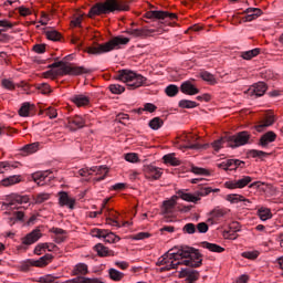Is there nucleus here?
<instances>
[{
	"instance_id": "25",
	"label": "nucleus",
	"mask_w": 283,
	"mask_h": 283,
	"mask_svg": "<svg viewBox=\"0 0 283 283\" xmlns=\"http://www.w3.org/2000/svg\"><path fill=\"white\" fill-rule=\"evenodd\" d=\"M273 123H275V117L273 115L266 116L259 123V125H256V132H264V129H266V127H271Z\"/></svg>"
},
{
	"instance_id": "62",
	"label": "nucleus",
	"mask_w": 283,
	"mask_h": 283,
	"mask_svg": "<svg viewBox=\"0 0 283 283\" xmlns=\"http://www.w3.org/2000/svg\"><path fill=\"white\" fill-rule=\"evenodd\" d=\"M147 238H151V234L149 232H139L133 235V240H147Z\"/></svg>"
},
{
	"instance_id": "10",
	"label": "nucleus",
	"mask_w": 283,
	"mask_h": 283,
	"mask_svg": "<svg viewBox=\"0 0 283 283\" xmlns=\"http://www.w3.org/2000/svg\"><path fill=\"white\" fill-rule=\"evenodd\" d=\"M146 19H157L158 21H174L178 19L176 13L169 11L154 10L145 13Z\"/></svg>"
},
{
	"instance_id": "31",
	"label": "nucleus",
	"mask_w": 283,
	"mask_h": 283,
	"mask_svg": "<svg viewBox=\"0 0 283 283\" xmlns=\"http://www.w3.org/2000/svg\"><path fill=\"white\" fill-rule=\"evenodd\" d=\"M227 200L232 205H238V202H248V205H251V200L244 198L242 195H228Z\"/></svg>"
},
{
	"instance_id": "58",
	"label": "nucleus",
	"mask_w": 283,
	"mask_h": 283,
	"mask_svg": "<svg viewBox=\"0 0 283 283\" xmlns=\"http://www.w3.org/2000/svg\"><path fill=\"white\" fill-rule=\"evenodd\" d=\"M116 120H118V123H122V125H127V120H129V116L125 113H119L116 116Z\"/></svg>"
},
{
	"instance_id": "35",
	"label": "nucleus",
	"mask_w": 283,
	"mask_h": 283,
	"mask_svg": "<svg viewBox=\"0 0 283 283\" xmlns=\"http://www.w3.org/2000/svg\"><path fill=\"white\" fill-rule=\"evenodd\" d=\"M200 77L202 78V81H206V83H209V85L218 84V80H216V75L207 71L201 72Z\"/></svg>"
},
{
	"instance_id": "2",
	"label": "nucleus",
	"mask_w": 283,
	"mask_h": 283,
	"mask_svg": "<svg viewBox=\"0 0 283 283\" xmlns=\"http://www.w3.org/2000/svg\"><path fill=\"white\" fill-rule=\"evenodd\" d=\"M129 6L123 0H105L104 2L95 3L88 11L87 17H101L103 14H116V12H127Z\"/></svg>"
},
{
	"instance_id": "56",
	"label": "nucleus",
	"mask_w": 283,
	"mask_h": 283,
	"mask_svg": "<svg viewBox=\"0 0 283 283\" xmlns=\"http://www.w3.org/2000/svg\"><path fill=\"white\" fill-rule=\"evenodd\" d=\"M92 235L93 238H105V235H107V230L93 229Z\"/></svg>"
},
{
	"instance_id": "6",
	"label": "nucleus",
	"mask_w": 283,
	"mask_h": 283,
	"mask_svg": "<svg viewBox=\"0 0 283 283\" xmlns=\"http://www.w3.org/2000/svg\"><path fill=\"white\" fill-rule=\"evenodd\" d=\"M49 67L54 69L59 67V70L55 72L56 74L63 75L69 74L70 76H81L83 74H92L91 69H86L85 66H70L65 64V62H54Z\"/></svg>"
},
{
	"instance_id": "57",
	"label": "nucleus",
	"mask_w": 283,
	"mask_h": 283,
	"mask_svg": "<svg viewBox=\"0 0 283 283\" xmlns=\"http://www.w3.org/2000/svg\"><path fill=\"white\" fill-rule=\"evenodd\" d=\"M57 277L52 276V274H48L40 277V283H54Z\"/></svg>"
},
{
	"instance_id": "59",
	"label": "nucleus",
	"mask_w": 283,
	"mask_h": 283,
	"mask_svg": "<svg viewBox=\"0 0 283 283\" xmlns=\"http://www.w3.org/2000/svg\"><path fill=\"white\" fill-rule=\"evenodd\" d=\"M127 163H138V155L136 153H128L125 155Z\"/></svg>"
},
{
	"instance_id": "13",
	"label": "nucleus",
	"mask_w": 283,
	"mask_h": 283,
	"mask_svg": "<svg viewBox=\"0 0 283 283\" xmlns=\"http://www.w3.org/2000/svg\"><path fill=\"white\" fill-rule=\"evenodd\" d=\"M144 176L147 178V180H159V178L163 176V169L156 166H145Z\"/></svg>"
},
{
	"instance_id": "40",
	"label": "nucleus",
	"mask_w": 283,
	"mask_h": 283,
	"mask_svg": "<svg viewBox=\"0 0 283 283\" xmlns=\"http://www.w3.org/2000/svg\"><path fill=\"white\" fill-rule=\"evenodd\" d=\"M179 107L182 109H193L195 107H198V103L189 99H181L179 101Z\"/></svg>"
},
{
	"instance_id": "9",
	"label": "nucleus",
	"mask_w": 283,
	"mask_h": 283,
	"mask_svg": "<svg viewBox=\"0 0 283 283\" xmlns=\"http://www.w3.org/2000/svg\"><path fill=\"white\" fill-rule=\"evenodd\" d=\"M251 138V135L249 132L243 130L238 133L234 136H230L227 138V143L229 147L235 148V147H242L243 145H247L249 143V139Z\"/></svg>"
},
{
	"instance_id": "15",
	"label": "nucleus",
	"mask_w": 283,
	"mask_h": 283,
	"mask_svg": "<svg viewBox=\"0 0 283 283\" xmlns=\"http://www.w3.org/2000/svg\"><path fill=\"white\" fill-rule=\"evenodd\" d=\"M193 81L195 80H188L180 85L182 94H187L188 96H196V94H200V90L196 84H193Z\"/></svg>"
},
{
	"instance_id": "23",
	"label": "nucleus",
	"mask_w": 283,
	"mask_h": 283,
	"mask_svg": "<svg viewBox=\"0 0 283 283\" xmlns=\"http://www.w3.org/2000/svg\"><path fill=\"white\" fill-rule=\"evenodd\" d=\"M156 30L155 29H130L127 31V34H130V36H151L155 34Z\"/></svg>"
},
{
	"instance_id": "3",
	"label": "nucleus",
	"mask_w": 283,
	"mask_h": 283,
	"mask_svg": "<svg viewBox=\"0 0 283 283\" xmlns=\"http://www.w3.org/2000/svg\"><path fill=\"white\" fill-rule=\"evenodd\" d=\"M30 202V197L21 196V195H11L8 198V202H3L1 206V211H4L6 216H10L8 218V224L12 227L17 223L18 220H23L24 214L23 211H14L17 209L15 205H28Z\"/></svg>"
},
{
	"instance_id": "47",
	"label": "nucleus",
	"mask_w": 283,
	"mask_h": 283,
	"mask_svg": "<svg viewBox=\"0 0 283 283\" xmlns=\"http://www.w3.org/2000/svg\"><path fill=\"white\" fill-rule=\"evenodd\" d=\"M104 240L105 242H109V243H116V242H120V237L114 234L113 232H109L108 230H106V234L104 235Z\"/></svg>"
},
{
	"instance_id": "60",
	"label": "nucleus",
	"mask_w": 283,
	"mask_h": 283,
	"mask_svg": "<svg viewBox=\"0 0 283 283\" xmlns=\"http://www.w3.org/2000/svg\"><path fill=\"white\" fill-rule=\"evenodd\" d=\"M198 233H207L209 231V226L205 222H200L196 226Z\"/></svg>"
},
{
	"instance_id": "8",
	"label": "nucleus",
	"mask_w": 283,
	"mask_h": 283,
	"mask_svg": "<svg viewBox=\"0 0 283 283\" xmlns=\"http://www.w3.org/2000/svg\"><path fill=\"white\" fill-rule=\"evenodd\" d=\"M220 189H211L210 187L201 188L199 191H197L195 195L186 192L185 190H179L177 195L181 200H185L186 202H198L200 200V196H209L211 192H218Z\"/></svg>"
},
{
	"instance_id": "39",
	"label": "nucleus",
	"mask_w": 283,
	"mask_h": 283,
	"mask_svg": "<svg viewBox=\"0 0 283 283\" xmlns=\"http://www.w3.org/2000/svg\"><path fill=\"white\" fill-rule=\"evenodd\" d=\"M45 36L49 41H61V33L54 29L45 31Z\"/></svg>"
},
{
	"instance_id": "7",
	"label": "nucleus",
	"mask_w": 283,
	"mask_h": 283,
	"mask_svg": "<svg viewBox=\"0 0 283 283\" xmlns=\"http://www.w3.org/2000/svg\"><path fill=\"white\" fill-rule=\"evenodd\" d=\"M78 174L83 178H90V176H96L93 179V182H101L107 178V174H109V168L107 166H93L91 168H82L78 170Z\"/></svg>"
},
{
	"instance_id": "4",
	"label": "nucleus",
	"mask_w": 283,
	"mask_h": 283,
	"mask_svg": "<svg viewBox=\"0 0 283 283\" xmlns=\"http://www.w3.org/2000/svg\"><path fill=\"white\" fill-rule=\"evenodd\" d=\"M127 43H129L128 38L115 36V38L111 39L108 42H105L103 44H95L93 46H88L87 53L95 54V55L106 54V52H112L114 50H118V48H120V45H127Z\"/></svg>"
},
{
	"instance_id": "29",
	"label": "nucleus",
	"mask_w": 283,
	"mask_h": 283,
	"mask_svg": "<svg viewBox=\"0 0 283 283\" xmlns=\"http://www.w3.org/2000/svg\"><path fill=\"white\" fill-rule=\"evenodd\" d=\"M22 156H30V154H36L39 151V143L28 144L21 148Z\"/></svg>"
},
{
	"instance_id": "42",
	"label": "nucleus",
	"mask_w": 283,
	"mask_h": 283,
	"mask_svg": "<svg viewBox=\"0 0 283 283\" xmlns=\"http://www.w3.org/2000/svg\"><path fill=\"white\" fill-rule=\"evenodd\" d=\"M258 54H260V49H253L250 51L242 52L241 56L245 61H251V59H254V56H258Z\"/></svg>"
},
{
	"instance_id": "46",
	"label": "nucleus",
	"mask_w": 283,
	"mask_h": 283,
	"mask_svg": "<svg viewBox=\"0 0 283 283\" xmlns=\"http://www.w3.org/2000/svg\"><path fill=\"white\" fill-rule=\"evenodd\" d=\"M165 92L170 98H174V96L178 95V92H180V90L177 85L170 84L165 88Z\"/></svg>"
},
{
	"instance_id": "49",
	"label": "nucleus",
	"mask_w": 283,
	"mask_h": 283,
	"mask_svg": "<svg viewBox=\"0 0 283 283\" xmlns=\"http://www.w3.org/2000/svg\"><path fill=\"white\" fill-rule=\"evenodd\" d=\"M108 90L112 92V94H123V92H125V86L120 84H111Z\"/></svg>"
},
{
	"instance_id": "18",
	"label": "nucleus",
	"mask_w": 283,
	"mask_h": 283,
	"mask_svg": "<svg viewBox=\"0 0 283 283\" xmlns=\"http://www.w3.org/2000/svg\"><path fill=\"white\" fill-rule=\"evenodd\" d=\"M186 143H187V145H186L187 149L198 150V149H207L209 147V144H205V145L198 144V137H196L191 134L186 136Z\"/></svg>"
},
{
	"instance_id": "27",
	"label": "nucleus",
	"mask_w": 283,
	"mask_h": 283,
	"mask_svg": "<svg viewBox=\"0 0 283 283\" xmlns=\"http://www.w3.org/2000/svg\"><path fill=\"white\" fill-rule=\"evenodd\" d=\"M163 160L166 165H171V167H180L182 165V161L180 159L176 158V154H168L163 157Z\"/></svg>"
},
{
	"instance_id": "38",
	"label": "nucleus",
	"mask_w": 283,
	"mask_h": 283,
	"mask_svg": "<svg viewBox=\"0 0 283 283\" xmlns=\"http://www.w3.org/2000/svg\"><path fill=\"white\" fill-rule=\"evenodd\" d=\"M186 282L187 283H193V282H197L198 277H200V272L191 269V268H188V273H187V276H186Z\"/></svg>"
},
{
	"instance_id": "41",
	"label": "nucleus",
	"mask_w": 283,
	"mask_h": 283,
	"mask_svg": "<svg viewBox=\"0 0 283 283\" xmlns=\"http://www.w3.org/2000/svg\"><path fill=\"white\" fill-rule=\"evenodd\" d=\"M190 171L196 176H211V172L207 168H200L198 166H191Z\"/></svg>"
},
{
	"instance_id": "34",
	"label": "nucleus",
	"mask_w": 283,
	"mask_h": 283,
	"mask_svg": "<svg viewBox=\"0 0 283 283\" xmlns=\"http://www.w3.org/2000/svg\"><path fill=\"white\" fill-rule=\"evenodd\" d=\"M88 273L90 270L85 263H77L73 269V275H87Z\"/></svg>"
},
{
	"instance_id": "51",
	"label": "nucleus",
	"mask_w": 283,
	"mask_h": 283,
	"mask_svg": "<svg viewBox=\"0 0 283 283\" xmlns=\"http://www.w3.org/2000/svg\"><path fill=\"white\" fill-rule=\"evenodd\" d=\"M184 233H188V235H193L196 233L197 228L193 223H186L182 228Z\"/></svg>"
},
{
	"instance_id": "19",
	"label": "nucleus",
	"mask_w": 283,
	"mask_h": 283,
	"mask_svg": "<svg viewBox=\"0 0 283 283\" xmlns=\"http://www.w3.org/2000/svg\"><path fill=\"white\" fill-rule=\"evenodd\" d=\"M50 174H52V170L36 171L31 175V178L39 187H43L46 184L45 180H48Z\"/></svg>"
},
{
	"instance_id": "36",
	"label": "nucleus",
	"mask_w": 283,
	"mask_h": 283,
	"mask_svg": "<svg viewBox=\"0 0 283 283\" xmlns=\"http://www.w3.org/2000/svg\"><path fill=\"white\" fill-rule=\"evenodd\" d=\"M108 275L113 282H120L125 277V273L112 268L108 270Z\"/></svg>"
},
{
	"instance_id": "21",
	"label": "nucleus",
	"mask_w": 283,
	"mask_h": 283,
	"mask_svg": "<svg viewBox=\"0 0 283 283\" xmlns=\"http://www.w3.org/2000/svg\"><path fill=\"white\" fill-rule=\"evenodd\" d=\"M41 235H42L41 230L35 229L29 234H27L24 238H22V244H24V247H30V244H34V242H39V240H41Z\"/></svg>"
},
{
	"instance_id": "12",
	"label": "nucleus",
	"mask_w": 283,
	"mask_h": 283,
	"mask_svg": "<svg viewBox=\"0 0 283 283\" xmlns=\"http://www.w3.org/2000/svg\"><path fill=\"white\" fill-rule=\"evenodd\" d=\"M253 178L249 176H243L241 179L238 180H230L224 182V187L227 189H244L247 185L251 184Z\"/></svg>"
},
{
	"instance_id": "37",
	"label": "nucleus",
	"mask_w": 283,
	"mask_h": 283,
	"mask_svg": "<svg viewBox=\"0 0 283 283\" xmlns=\"http://www.w3.org/2000/svg\"><path fill=\"white\" fill-rule=\"evenodd\" d=\"M97 255H99V258H107L108 255H112V252L109 251V249H107L105 245H103L102 243H98L94 247Z\"/></svg>"
},
{
	"instance_id": "44",
	"label": "nucleus",
	"mask_w": 283,
	"mask_h": 283,
	"mask_svg": "<svg viewBox=\"0 0 283 283\" xmlns=\"http://www.w3.org/2000/svg\"><path fill=\"white\" fill-rule=\"evenodd\" d=\"M163 125H165V122L160 118V117H154L150 122H149V128L150 129H160V127H163Z\"/></svg>"
},
{
	"instance_id": "63",
	"label": "nucleus",
	"mask_w": 283,
	"mask_h": 283,
	"mask_svg": "<svg viewBox=\"0 0 283 283\" xmlns=\"http://www.w3.org/2000/svg\"><path fill=\"white\" fill-rule=\"evenodd\" d=\"M18 12L20 17H30V14H32V11L23 6L18 8Z\"/></svg>"
},
{
	"instance_id": "43",
	"label": "nucleus",
	"mask_w": 283,
	"mask_h": 283,
	"mask_svg": "<svg viewBox=\"0 0 283 283\" xmlns=\"http://www.w3.org/2000/svg\"><path fill=\"white\" fill-rule=\"evenodd\" d=\"M35 205H43L46 200H50V193L41 192L33 197Z\"/></svg>"
},
{
	"instance_id": "24",
	"label": "nucleus",
	"mask_w": 283,
	"mask_h": 283,
	"mask_svg": "<svg viewBox=\"0 0 283 283\" xmlns=\"http://www.w3.org/2000/svg\"><path fill=\"white\" fill-rule=\"evenodd\" d=\"M64 283H105L101 279H90L85 276H77L71 280H66Z\"/></svg>"
},
{
	"instance_id": "28",
	"label": "nucleus",
	"mask_w": 283,
	"mask_h": 283,
	"mask_svg": "<svg viewBox=\"0 0 283 283\" xmlns=\"http://www.w3.org/2000/svg\"><path fill=\"white\" fill-rule=\"evenodd\" d=\"M19 182H21L20 175L9 176L1 180L2 187H12V185H19Z\"/></svg>"
},
{
	"instance_id": "52",
	"label": "nucleus",
	"mask_w": 283,
	"mask_h": 283,
	"mask_svg": "<svg viewBox=\"0 0 283 283\" xmlns=\"http://www.w3.org/2000/svg\"><path fill=\"white\" fill-rule=\"evenodd\" d=\"M259 218L263 221L269 220L271 218V210L266 208L259 209Z\"/></svg>"
},
{
	"instance_id": "30",
	"label": "nucleus",
	"mask_w": 283,
	"mask_h": 283,
	"mask_svg": "<svg viewBox=\"0 0 283 283\" xmlns=\"http://www.w3.org/2000/svg\"><path fill=\"white\" fill-rule=\"evenodd\" d=\"M201 247L202 249H208V251H212L213 253H223L224 251V248L207 241L201 242Z\"/></svg>"
},
{
	"instance_id": "50",
	"label": "nucleus",
	"mask_w": 283,
	"mask_h": 283,
	"mask_svg": "<svg viewBox=\"0 0 283 283\" xmlns=\"http://www.w3.org/2000/svg\"><path fill=\"white\" fill-rule=\"evenodd\" d=\"M229 137H221L220 139L214 140L211 145L212 148L214 149V151H220V149H222V145H224V143H227V139Z\"/></svg>"
},
{
	"instance_id": "26",
	"label": "nucleus",
	"mask_w": 283,
	"mask_h": 283,
	"mask_svg": "<svg viewBox=\"0 0 283 283\" xmlns=\"http://www.w3.org/2000/svg\"><path fill=\"white\" fill-rule=\"evenodd\" d=\"M224 216H227L226 209L214 208L210 212V218L208 219V222H216V221L220 220V218H224Z\"/></svg>"
},
{
	"instance_id": "11",
	"label": "nucleus",
	"mask_w": 283,
	"mask_h": 283,
	"mask_svg": "<svg viewBox=\"0 0 283 283\" xmlns=\"http://www.w3.org/2000/svg\"><path fill=\"white\" fill-rule=\"evenodd\" d=\"M266 90H269V86L264 82H258L254 85L250 86L247 91L248 96H251L252 98H260L261 96H264L266 94Z\"/></svg>"
},
{
	"instance_id": "53",
	"label": "nucleus",
	"mask_w": 283,
	"mask_h": 283,
	"mask_svg": "<svg viewBox=\"0 0 283 283\" xmlns=\"http://www.w3.org/2000/svg\"><path fill=\"white\" fill-rule=\"evenodd\" d=\"M249 156H251V158H265V156H269V154L262 150L252 149L249 151Z\"/></svg>"
},
{
	"instance_id": "55",
	"label": "nucleus",
	"mask_w": 283,
	"mask_h": 283,
	"mask_svg": "<svg viewBox=\"0 0 283 283\" xmlns=\"http://www.w3.org/2000/svg\"><path fill=\"white\" fill-rule=\"evenodd\" d=\"M259 256H260V252L258 251L242 253V258H245L247 260H258Z\"/></svg>"
},
{
	"instance_id": "45",
	"label": "nucleus",
	"mask_w": 283,
	"mask_h": 283,
	"mask_svg": "<svg viewBox=\"0 0 283 283\" xmlns=\"http://www.w3.org/2000/svg\"><path fill=\"white\" fill-rule=\"evenodd\" d=\"M52 254H45L44 256L40 258V260L35 261V266H48L50 262H52Z\"/></svg>"
},
{
	"instance_id": "20",
	"label": "nucleus",
	"mask_w": 283,
	"mask_h": 283,
	"mask_svg": "<svg viewBox=\"0 0 283 283\" xmlns=\"http://www.w3.org/2000/svg\"><path fill=\"white\" fill-rule=\"evenodd\" d=\"M59 202L61 207H67L69 209H74V205H76V199L70 197L67 192L62 191L59 193Z\"/></svg>"
},
{
	"instance_id": "16",
	"label": "nucleus",
	"mask_w": 283,
	"mask_h": 283,
	"mask_svg": "<svg viewBox=\"0 0 283 283\" xmlns=\"http://www.w3.org/2000/svg\"><path fill=\"white\" fill-rule=\"evenodd\" d=\"M66 122L71 132H76V129H83V127H85V119L78 115L67 117Z\"/></svg>"
},
{
	"instance_id": "1",
	"label": "nucleus",
	"mask_w": 283,
	"mask_h": 283,
	"mask_svg": "<svg viewBox=\"0 0 283 283\" xmlns=\"http://www.w3.org/2000/svg\"><path fill=\"white\" fill-rule=\"evenodd\" d=\"M181 265L190 269L202 266L201 253L195 248L182 245L177 252H167L157 261V266H160L159 273L178 269Z\"/></svg>"
},
{
	"instance_id": "61",
	"label": "nucleus",
	"mask_w": 283,
	"mask_h": 283,
	"mask_svg": "<svg viewBox=\"0 0 283 283\" xmlns=\"http://www.w3.org/2000/svg\"><path fill=\"white\" fill-rule=\"evenodd\" d=\"M46 116H49V118H56V116H59V113H56V109L52 106L48 107L45 111Z\"/></svg>"
},
{
	"instance_id": "54",
	"label": "nucleus",
	"mask_w": 283,
	"mask_h": 283,
	"mask_svg": "<svg viewBox=\"0 0 283 283\" xmlns=\"http://www.w3.org/2000/svg\"><path fill=\"white\" fill-rule=\"evenodd\" d=\"M36 90H39L41 94H50V92H52V90L50 88V84L48 83L38 84Z\"/></svg>"
},
{
	"instance_id": "5",
	"label": "nucleus",
	"mask_w": 283,
	"mask_h": 283,
	"mask_svg": "<svg viewBox=\"0 0 283 283\" xmlns=\"http://www.w3.org/2000/svg\"><path fill=\"white\" fill-rule=\"evenodd\" d=\"M116 80L120 81L122 83H126L129 90H137V87H143V85H147V77L129 70L119 71L116 74Z\"/></svg>"
},
{
	"instance_id": "33",
	"label": "nucleus",
	"mask_w": 283,
	"mask_h": 283,
	"mask_svg": "<svg viewBox=\"0 0 283 283\" xmlns=\"http://www.w3.org/2000/svg\"><path fill=\"white\" fill-rule=\"evenodd\" d=\"M174 209H176V199H170L167 201H164V214L165 216H171L174 213Z\"/></svg>"
},
{
	"instance_id": "64",
	"label": "nucleus",
	"mask_w": 283,
	"mask_h": 283,
	"mask_svg": "<svg viewBox=\"0 0 283 283\" xmlns=\"http://www.w3.org/2000/svg\"><path fill=\"white\" fill-rule=\"evenodd\" d=\"M2 86L6 87V90H14V82L11 80H2Z\"/></svg>"
},
{
	"instance_id": "14",
	"label": "nucleus",
	"mask_w": 283,
	"mask_h": 283,
	"mask_svg": "<svg viewBox=\"0 0 283 283\" xmlns=\"http://www.w3.org/2000/svg\"><path fill=\"white\" fill-rule=\"evenodd\" d=\"M70 101L76 107H87L92 103V97L85 94H75L70 97Z\"/></svg>"
},
{
	"instance_id": "32",
	"label": "nucleus",
	"mask_w": 283,
	"mask_h": 283,
	"mask_svg": "<svg viewBox=\"0 0 283 283\" xmlns=\"http://www.w3.org/2000/svg\"><path fill=\"white\" fill-rule=\"evenodd\" d=\"M33 109H34V105L30 104L29 102H25L20 107L19 115L22 117H28V116H30V114H32Z\"/></svg>"
},
{
	"instance_id": "17",
	"label": "nucleus",
	"mask_w": 283,
	"mask_h": 283,
	"mask_svg": "<svg viewBox=\"0 0 283 283\" xmlns=\"http://www.w3.org/2000/svg\"><path fill=\"white\" fill-rule=\"evenodd\" d=\"M275 140H277V134H275V132H273V130H269L260 137L259 146L263 147V149H264V148L269 147V145H271V143H275Z\"/></svg>"
},
{
	"instance_id": "22",
	"label": "nucleus",
	"mask_w": 283,
	"mask_h": 283,
	"mask_svg": "<svg viewBox=\"0 0 283 283\" xmlns=\"http://www.w3.org/2000/svg\"><path fill=\"white\" fill-rule=\"evenodd\" d=\"M244 14H247L243 18L244 23H249L251 21H255V19H258V17H262V9L260 8H248L244 11Z\"/></svg>"
},
{
	"instance_id": "48",
	"label": "nucleus",
	"mask_w": 283,
	"mask_h": 283,
	"mask_svg": "<svg viewBox=\"0 0 283 283\" xmlns=\"http://www.w3.org/2000/svg\"><path fill=\"white\" fill-rule=\"evenodd\" d=\"M228 163H232L231 166H229L228 171H233L235 170L238 167L244 168V161L240 160V159H228Z\"/></svg>"
}]
</instances>
